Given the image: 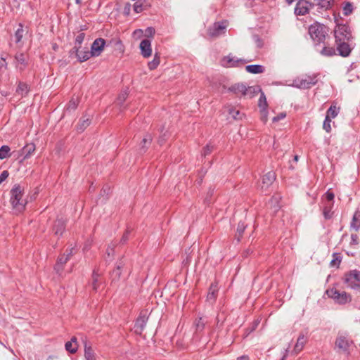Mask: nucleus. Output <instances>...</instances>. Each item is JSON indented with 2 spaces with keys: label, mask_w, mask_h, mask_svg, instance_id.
Segmentation results:
<instances>
[{
  "label": "nucleus",
  "mask_w": 360,
  "mask_h": 360,
  "mask_svg": "<svg viewBox=\"0 0 360 360\" xmlns=\"http://www.w3.org/2000/svg\"><path fill=\"white\" fill-rule=\"evenodd\" d=\"M309 34L314 43L315 48H320L321 43L329 38L328 28L323 24L315 22L309 27Z\"/></svg>",
  "instance_id": "f257e3e1"
},
{
  "label": "nucleus",
  "mask_w": 360,
  "mask_h": 360,
  "mask_svg": "<svg viewBox=\"0 0 360 360\" xmlns=\"http://www.w3.org/2000/svg\"><path fill=\"white\" fill-rule=\"evenodd\" d=\"M24 188L19 184H16L11 191V202L15 210L22 212L25 210L27 204L26 200L22 198Z\"/></svg>",
  "instance_id": "f03ea898"
},
{
  "label": "nucleus",
  "mask_w": 360,
  "mask_h": 360,
  "mask_svg": "<svg viewBox=\"0 0 360 360\" xmlns=\"http://www.w3.org/2000/svg\"><path fill=\"white\" fill-rule=\"evenodd\" d=\"M335 42L352 41V34L349 27L347 25L338 24L334 30Z\"/></svg>",
  "instance_id": "7ed1b4c3"
},
{
  "label": "nucleus",
  "mask_w": 360,
  "mask_h": 360,
  "mask_svg": "<svg viewBox=\"0 0 360 360\" xmlns=\"http://www.w3.org/2000/svg\"><path fill=\"white\" fill-rule=\"evenodd\" d=\"M344 283L352 289H359L360 271L354 269L347 272L344 276Z\"/></svg>",
  "instance_id": "20e7f679"
},
{
  "label": "nucleus",
  "mask_w": 360,
  "mask_h": 360,
  "mask_svg": "<svg viewBox=\"0 0 360 360\" xmlns=\"http://www.w3.org/2000/svg\"><path fill=\"white\" fill-rule=\"evenodd\" d=\"M352 343L347 337L339 335L335 340V347L338 349L339 352L349 355Z\"/></svg>",
  "instance_id": "39448f33"
},
{
  "label": "nucleus",
  "mask_w": 360,
  "mask_h": 360,
  "mask_svg": "<svg viewBox=\"0 0 360 360\" xmlns=\"http://www.w3.org/2000/svg\"><path fill=\"white\" fill-rule=\"evenodd\" d=\"M316 75H305L295 80V86L300 89H309L317 83Z\"/></svg>",
  "instance_id": "423d86ee"
},
{
  "label": "nucleus",
  "mask_w": 360,
  "mask_h": 360,
  "mask_svg": "<svg viewBox=\"0 0 360 360\" xmlns=\"http://www.w3.org/2000/svg\"><path fill=\"white\" fill-rule=\"evenodd\" d=\"M315 6V4L307 0H299L297 3L295 13L299 15H304L309 13V10Z\"/></svg>",
  "instance_id": "0eeeda50"
},
{
  "label": "nucleus",
  "mask_w": 360,
  "mask_h": 360,
  "mask_svg": "<svg viewBox=\"0 0 360 360\" xmlns=\"http://www.w3.org/2000/svg\"><path fill=\"white\" fill-rule=\"evenodd\" d=\"M351 42L352 41H340V42H335L337 54L342 57L349 56L352 50Z\"/></svg>",
  "instance_id": "6e6552de"
},
{
  "label": "nucleus",
  "mask_w": 360,
  "mask_h": 360,
  "mask_svg": "<svg viewBox=\"0 0 360 360\" xmlns=\"http://www.w3.org/2000/svg\"><path fill=\"white\" fill-rule=\"evenodd\" d=\"M226 27V25L223 22H215L212 27L208 28L207 35L210 38H216L224 33Z\"/></svg>",
  "instance_id": "1a4fd4ad"
},
{
  "label": "nucleus",
  "mask_w": 360,
  "mask_h": 360,
  "mask_svg": "<svg viewBox=\"0 0 360 360\" xmlns=\"http://www.w3.org/2000/svg\"><path fill=\"white\" fill-rule=\"evenodd\" d=\"M35 145L33 143H27L21 150H18L14 155L17 158H20L22 156V158L20 160V162H22L25 159H27L35 150Z\"/></svg>",
  "instance_id": "9d476101"
},
{
  "label": "nucleus",
  "mask_w": 360,
  "mask_h": 360,
  "mask_svg": "<svg viewBox=\"0 0 360 360\" xmlns=\"http://www.w3.org/2000/svg\"><path fill=\"white\" fill-rule=\"evenodd\" d=\"M316 50L322 56L331 57L337 55L336 48L330 46L326 40L324 43H321L320 48H316Z\"/></svg>",
  "instance_id": "9b49d317"
},
{
  "label": "nucleus",
  "mask_w": 360,
  "mask_h": 360,
  "mask_svg": "<svg viewBox=\"0 0 360 360\" xmlns=\"http://www.w3.org/2000/svg\"><path fill=\"white\" fill-rule=\"evenodd\" d=\"M105 41L102 38H98L94 40L91 47V53L92 56H98L103 50Z\"/></svg>",
  "instance_id": "f8f14e48"
},
{
  "label": "nucleus",
  "mask_w": 360,
  "mask_h": 360,
  "mask_svg": "<svg viewBox=\"0 0 360 360\" xmlns=\"http://www.w3.org/2000/svg\"><path fill=\"white\" fill-rule=\"evenodd\" d=\"M147 320L148 317L146 316V314H142L141 313L140 316L137 318L134 326V330L136 333L139 335L142 333L146 325Z\"/></svg>",
  "instance_id": "ddd939ff"
},
{
  "label": "nucleus",
  "mask_w": 360,
  "mask_h": 360,
  "mask_svg": "<svg viewBox=\"0 0 360 360\" xmlns=\"http://www.w3.org/2000/svg\"><path fill=\"white\" fill-rule=\"evenodd\" d=\"M140 49L141 55L144 58H148L152 54L151 42L148 39H143L140 43Z\"/></svg>",
  "instance_id": "4468645a"
},
{
  "label": "nucleus",
  "mask_w": 360,
  "mask_h": 360,
  "mask_svg": "<svg viewBox=\"0 0 360 360\" xmlns=\"http://www.w3.org/2000/svg\"><path fill=\"white\" fill-rule=\"evenodd\" d=\"M218 290V283L217 282L212 283L209 288V291L207 295V301L211 304L214 303L217 297Z\"/></svg>",
  "instance_id": "2eb2a0df"
},
{
  "label": "nucleus",
  "mask_w": 360,
  "mask_h": 360,
  "mask_svg": "<svg viewBox=\"0 0 360 360\" xmlns=\"http://www.w3.org/2000/svg\"><path fill=\"white\" fill-rule=\"evenodd\" d=\"M276 179V174L274 172L271 171L267 172L265 175L263 176L262 180V189H266L269 188L270 185L273 184V182Z\"/></svg>",
  "instance_id": "dca6fc26"
},
{
  "label": "nucleus",
  "mask_w": 360,
  "mask_h": 360,
  "mask_svg": "<svg viewBox=\"0 0 360 360\" xmlns=\"http://www.w3.org/2000/svg\"><path fill=\"white\" fill-rule=\"evenodd\" d=\"M69 259L70 255H65V254H63L58 257L54 268L57 274H60L63 271L64 265Z\"/></svg>",
  "instance_id": "f3484780"
},
{
  "label": "nucleus",
  "mask_w": 360,
  "mask_h": 360,
  "mask_svg": "<svg viewBox=\"0 0 360 360\" xmlns=\"http://www.w3.org/2000/svg\"><path fill=\"white\" fill-rule=\"evenodd\" d=\"M65 221L63 219H58L53 226V232L56 236H61L65 230Z\"/></svg>",
  "instance_id": "a211bd4d"
},
{
  "label": "nucleus",
  "mask_w": 360,
  "mask_h": 360,
  "mask_svg": "<svg viewBox=\"0 0 360 360\" xmlns=\"http://www.w3.org/2000/svg\"><path fill=\"white\" fill-rule=\"evenodd\" d=\"M30 91L28 85L24 82H19L18 87L15 91V94L20 96V98L25 96Z\"/></svg>",
  "instance_id": "6ab92c4d"
},
{
  "label": "nucleus",
  "mask_w": 360,
  "mask_h": 360,
  "mask_svg": "<svg viewBox=\"0 0 360 360\" xmlns=\"http://www.w3.org/2000/svg\"><path fill=\"white\" fill-rule=\"evenodd\" d=\"M16 68L20 70H24L27 65L26 56L23 53H18L15 55Z\"/></svg>",
  "instance_id": "aec40b11"
},
{
  "label": "nucleus",
  "mask_w": 360,
  "mask_h": 360,
  "mask_svg": "<svg viewBox=\"0 0 360 360\" xmlns=\"http://www.w3.org/2000/svg\"><path fill=\"white\" fill-rule=\"evenodd\" d=\"M307 342V338L304 334H300L297 338V342L294 347V352L295 353H299L302 350L304 346Z\"/></svg>",
  "instance_id": "412c9836"
},
{
  "label": "nucleus",
  "mask_w": 360,
  "mask_h": 360,
  "mask_svg": "<svg viewBox=\"0 0 360 360\" xmlns=\"http://www.w3.org/2000/svg\"><path fill=\"white\" fill-rule=\"evenodd\" d=\"M239 63H243L245 61L242 59H235L233 56H227L222 60V64L224 66H236Z\"/></svg>",
  "instance_id": "4be33fe9"
},
{
  "label": "nucleus",
  "mask_w": 360,
  "mask_h": 360,
  "mask_svg": "<svg viewBox=\"0 0 360 360\" xmlns=\"http://www.w3.org/2000/svg\"><path fill=\"white\" fill-rule=\"evenodd\" d=\"M84 356L86 360H96V354L91 345L86 342L84 345Z\"/></svg>",
  "instance_id": "5701e85b"
},
{
  "label": "nucleus",
  "mask_w": 360,
  "mask_h": 360,
  "mask_svg": "<svg viewBox=\"0 0 360 360\" xmlns=\"http://www.w3.org/2000/svg\"><path fill=\"white\" fill-rule=\"evenodd\" d=\"M247 72L252 74L263 73L264 72V68L260 65H249L245 67Z\"/></svg>",
  "instance_id": "b1692460"
},
{
  "label": "nucleus",
  "mask_w": 360,
  "mask_h": 360,
  "mask_svg": "<svg viewBox=\"0 0 360 360\" xmlns=\"http://www.w3.org/2000/svg\"><path fill=\"white\" fill-rule=\"evenodd\" d=\"M245 86L243 84H236L229 88V91L233 92L236 95L241 94L245 96Z\"/></svg>",
  "instance_id": "393cba45"
},
{
  "label": "nucleus",
  "mask_w": 360,
  "mask_h": 360,
  "mask_svg": "<svg viewBox=\"0 0 360 360\" xmlns=\"http://www.w3.org/2000/svg\"><path fill=\"white\" fill-rule=\"evenodd\" d=\"M351 229L357 231L360 228V213L356 212L353 216L352 220L350 224Z\"/></svg>",
  "instance_id": "a878e982"
},
{
  "label": "nucleus",
  "mask_w": 360,
  "mask_h": 360,
  "mask_svg": "<svg viewBox=\"0 0 360 360\" xmlns=\"http://www.w3.org/2000/svg\"><path fill=\"white\" fill-rule=\"evenodd\" d=\"M315 1V6H318L319 8L328 10L330 8L332 5L333 0H314Z\"/></svg>",
  "instance_id": "bb28decb"
},
{
  "label": "nucleus",
  "mask_w": 360,
  "mask_h": 360,
  "mask_svg": "<svg viewBox=\"0 0 360 360\" xmlns=\"http://www.w3.org/2000/svg\"><path fill=\"white\" fill-rule=\"evenodd\" d=\"M326 294L329 297L333 299L336 303H338L339 297L341 295V292L335 288H330L327 290Z\"/></svg>",
  "instance_id": "cd10ccee"
},
{
  "label": "nucleus",
  "mask_w": 360,
  "mask_h": 360,
  "mask_svg": "<svg viewBox=\"0 0 360 360\" xmlns=\"http://www.w3.org/2000/svg\"><path fill=\"white\" fill-rule=\"evenodd\" d=\"M91 123V120L89 117L85 116L82 117L78 124L77 130L82 131L86 129Z\"/></svg>",
  "instance_id": "c85d7f7f"
},
{
  "label": "nucleus",
  "mask_w": 360,
  "mask_h": 360,
  "mask_svg": "<svg viewBox=\"0 0 360 360\" xmlns=\"http://www.w3.org/2000/svg\"><path fill=\"white\" fill-rule=\"evenodd\" d=\"M91 56V53L89 51H79V53H77V58L79 62H84L87 60Z\"/></svg>",
  "instance_id": "c756f323"
},
{
  "label": "nucleus",
  "mask_w": 360,
  "mask_h": 360,
  "mask_svg": "<svg viewBox=\"0 0 360 360\" xmlns=\"http://www.w3.org/2000/svg\"><path fill=\"white\" fill-rule=\"evenodd\" d=\"M152 137L150 135H146L140 143V150L143 152H146L148 146L151 143Z\"/></svg>",
  "instance_id": "7c9ffc66"
},
{
  "label": "nucleus",
  "mask_w": 360,
  "mask_h": 360,
  "mask_svg": "<svg viewBox=\"0 0 360 360\" xmlns=\"http://www.w3.org/2000/svg\"><path fill=\"white\" fill-rule=\"evenodd\" d=\"M352 301V296L350 294L346 292H342L341 295L339 297V300L338 301V304H345Z\"/></svg>",
  "instance_id": "2f4dec72"
},
{
  "label": "nucleus",
  "mask_w": 360,
  "mask_h": 360,
  "mask_svg": "<svg viewBox=\"0 0 360 360\" xmlns=\"http://www.w3.org/2000/svg\"><path fill=\"white\" fill-rule=\"evenodd\" d=\"M339 110V108L336 107L335 105H332L327 110L326 116H328L329 118H334L338 115Z\"/></svg>",
  "instance_id": "473e14b6"
},
{
  "label": "nucleus",
  "mask_w": 360,
  "mask_h": 360,
  "mask_svg": "<svg viewBox=\"0 0 360 360\" xmlns=\"http://www.w3.org/2000/svg\"><path fill=\"white\" fill-rule=\"evenodd\" d=\"M342 261V257L340 253H334L333 255V259L330 262V266L332 267H338L340 262Z\"/></svg>",
  "instance_id": "72a5a7b5"
},
{
  "label": "nucleus",
  "mask_w": 360,
  "mask_h": 360,
  "mask_svg": "<svg viewBox=\"0 0 360 360\" xmlns=\"http://www.w3.org/2000/svg\"><path fill=\"white\" fill-rule=\"evenodd\" d=\"M160 62V57L158 54L156 53L154 56L153 60L148 63V68L150 70H155L159 65Z\"/></svg>",
  "instance_id": "f704fd0d"
},
{
  "label": "nucleus",
  "mask_w": 360,
  "mask_h": 360,
  "mask_svg": "<svg viewBox=\"0 0 360 360\" xmlns=\"http://www.w3.org/2000/svg\"><path fill=\"white\" fill-rule=\"evenodd\" d=\"M258 91H261V89H259L258 87H255V86L246 87L245 86V96H248L250 97H252L257 94V92Z\"/></svg>",
  "instance_id": "c9c22d12"
},
{
  "label": "nucleus",
  "mask_w": 360,
  "mask_h": 360,
  "mask_svg": "<svg viewBox=\"0 0 360 360\" xmlns=\"http://www.w3.org/2000/svg\"><path fill=\"white\" fill-rule=\"evenodd\" d=\"M332 205L330 204H326L323 211V216L326 219H330L332 218L333 212H331Z\"/></svg>",
  "instance_id": "e433bc0d"
},
{
  "label": "nucleus",
  "mask_w": 360,
  "mask_h": 360,
  "mask_svg": "<svg viewBox=\"0 0 360 360\" xmlns=\"http://www.w3.org/2000/svg\"><path fill=\"white\" fill-rule=\"evenodd\" d=\"M258 106L260 109L266 108L268 106L266 98L262 91H261V95L258 101Z\"/></svg>",
  "instance_id": "4c0bfd02"
},
{
  "label": "nucleus",
  "mask_w": 360,
  "mask_h": 360,
  "mask_svg": "<svg viewBox=\"0 0 360 360\" xmlns=\"http://www.w3.org/2000/svg\"><path fill=\"white\" fill-rule=\"evenodd\" d=\"M10 148L8 146H3L0 148V159L3 160L10 156Z\"/></svg>",
  "instance_id": "58836bf2"
},
{
  "label": "nucleus",
  "mask_w": 360,
  "mask_h": 360,
  "mask_svg": "<svg viewBox=\"0 0 360 360\" xmlns=\"http://www.w3.org/2000/svg\"><path fill=\"white\" fill-rule=\"evenodd\" d=\"M23 32H24V30L22 29V25L21 24L19 25V27L18 28V30L15 31V41L16 43H19L22 37H23Z\"/></svg>",
  "instance_id": "ea45409f"
},
{
  "label": "nucleus",
  "mask_w": 360,
  "mask_h": 360,
  "mask_svg": "<svg viewBox=\"0 0 360 360\" xmlns=\"http://www.w3.org/2000/svg\"><path fill=\"white\" fill-rule=\"evenodd\" d=\"M245 227L246 226L243 222L238 223L236 231V237L238 240H240V238L242 237L243 233L244 232Z\"/></svg>",
  "instance_id": "a19ab883"
},
{
  "label": "nucleus",
  "mask_w": 360,
  "mask_h": 360,
  "mask_svg": "<svg viewBox=\"0 0 360 360\" xmlns=\"http://www.w3.org/2000/svg\"><path fill=\"white\" fill-rule=\"evenodd\" d=\"M128 96V93L127 91H122L117 98V104L120 106L124 103V102L127 100Z\"/></svg>",
  "instance_id": "79ce46f5"
},
{
  "label": "nucleus",
  "mask_w": 360,
  "mask_h": 360,
  "mask_svg": "<svg viewBox=\"0 0 360 360\" xmlns=\"http://www.w3.org/2000/svg\"><path fill=\"white\" fill-rule=\"evenodd\" d=\"M229 113L235 120L241 119L240 113L239 110H238L230 108L229 109Z\"/></svg>",
  "instance_id": "37998d69"
},
{
  "label": "nucleus",
  "mask_w": 360,
  "mask_h": 360,
  "mask_svg": "<svg viewBox=\"0 0 360 360\" xmlns=\"http://www.w3.org/2000/svg\"><path fill=\"white\" fill-rule=\"evenodd\" d=\"M65 349L67 351L70 352L72 354H74L77 350V345H73L72 342H68L65 343Z\"/></svg>",
  "instance_id": "c03bdc74"
},
{
  "label": "nucleus",
  "mask_w": 360,
  "mask_h": 360,
  "mask_svg": "<svg viewBox=\"0 0 360 360\" xmlns=\"http://www.w3.org/2000/svg\"><path fill=\"white\" fill-rule=\"evenodd\" d=\"M98 277L99 275L94 271L92 274V288L94 290H96L98 288Z\"/></svg>",
  "instance_id": "a18cd8bd"
},
{
  "label": "nucleus",
  "mask_w": 360,
  "mask_h": 360,
  "mask_svg": "<svg viewBox=\"0 0 360 360\" xmlns=\"http://www.w3.org/2000/svg\"><path fill=\"white\" fill-rule=\"evenodd\" d=\"M331 118H329L328 116H326L325 120L323 122V128L327 131L330 132L331 130Z\"/></svg>",
  "instance_id": "49530a36"
},
{
  "label": "nucleus",
  "mask_w": 360,
  "mask_h": 360,
  "mask_svg": "<svg viewBox=\"0 0 360 360\" xmlns=\"http://www.w3.org/2000/svg\"><path fill=\"white\" fill-rule=\"evenodd\" d=\"M352 10H353V6H352V4L347 3L346 5L343 8V14L345 15H349V14L352 13Z\"/></svg>",
  "instance_id": "de8ad7c7"
},
{
  "label": "nucleus",
  "mask_w": 360,
  "mask_h": 360,
  "mask_svg": "<svg viewBox=\"0 0 360 360\" xmlns=\"http://www.w3.org/2000/svg\"><path fill=\"white\" fill-rule=\"evenodd\" d=\"M115 247V244L112 243L109 245L106 249V255L108 257H112L114 255V248Z\"/></svg>",
  "instance_id": "09e8293b"
},
{
  "label": "nucleus",
  "mask_w": 360,
  "mask_h": 360,
  "mask_svg": "<svg viewBox=\"0 0 360 360\" xmlns=\"http://www.w3.org/2000/svg\"><path fill=\"white\" fill-rule=\"evenodd\" d=\"M123 264L122 262H120L117 264V269H115L112 272V276L115 277L114 278H119L121 274L120 269L122 267Z\"/></svg>",
  "instance_id": "8fccbe9b"
},
{
  "label": "nucleus",
  "mask_w": 360,
  "mask_h": 360,
  "mask_svg": "<svg viewBox=\"0 0 360 360\" xmlns=\"http://www.w3.org/2000/svg\"><path fill=\"white\" fill-rule=\"evenodd\" d=\"M214 149V146L210 145V144H207L205 148H203L202 149V155L203 156H206L207 155H209Z\"/></svg>",
  "instance_id": "3c124183"
},
{
  "label": "nucleus",
  "mask_w": 360,
  "mask_h": 360,
  "mask_svg": "<svg viewBox=\"0 0 360 360\" xmlns=\"http://www.w3.org/2000/svg\"><path fill=\"white\" fill-rule=\"evenodd\" d=\"M325 197L328 201V203L327 204H330L331 205H333V199H334V194L332 193V192H330L329 191H327L325 194Z\"/></svg>",
  "instance_id": "603ef678"
},
{
  "label": "nucleus",
  "mask_w": 360,
  "mask_h": 360,
  "mask_svg": "<svg viewBox=\"0 0 360 360\" xmlns=\"http://www.w3.org/2000/svg\"><path fill=\"white\" fill-rule=\"evenodd\" d=\"M85 37L84 33H79L75 39V44L81 46L82 41Z\"/></svg>",
  "instance_id": "864d4df0"
},
{
  "label": "nucleus",
  "mask_w": 360,
  "mask_h": 360,
  "mask_svg": "<svg viewBox=\"0 0 360 360\" xmlns=\"http://www.w3.org/2000/svg\"><path fill=\"white\" fill-rule=\"evenodd\" d=\"M205 323L202 318H200L195 322V327L197 330H202L204 328Z\"/></svg>",
  "instance_id": "5fc2aeb1"
},
{
  "label": "nucleus",
  "mask_w": 360,
  "mask_h": 360,
  "mask_svg": "<svg viewBox=\"0 0 360 360\" xmlns=\"http://www.w3.org/2000/svg\"><path fill=\"white\" fill-rule=\"evenodd\" d=\"M155 34V29L152 27H147L145 30V36L147 37H152Z\"/></svg>",
  "instance_id": "6e6d98bb"
},
{
  "label": "nucleus",
  "mask_w": 360,
  "mask_h": 360,
  "mask_svg": "<svg viewBox=\"0 0 360 360\" xmlns=\"http://www.w3.org/2000/svg\"><path fill=\"white\" fill-rule=\"evenodd\" d=\"M134 10L137 13H141L143 10V4L136 2L134 5Z\"/></svg>",
  "instance_id": "4d7b16f0"
},
{
  "label": "nucleus",
  "mask_w": 360,
  "mask_h": 360,
  "mask_svg": "<svg viewBox=\"0 0 360 360\" xmlns=\"http://www.w3.org/2000/svg\"><path fill=\"white\" fill-rule=\"evenodd\" d=\"M77 101L72 99L67 106V110H75L77 108Z\"/></svg>",
  "instance_id": "13d9d810"
},
{
  "label": "nucleus",
  "mask_w": 360,
  "mask_h": 360,
  "mask_svg": "<svg viewBox=\"0 0 360 360\" xmlns=\"http://www.w3.org/2000/svg\"><path fill=\"white\" fill-rule=\"evenodd\" d=\"M260 111H261V120H262V122H264L265 123L267 121V115H268L266 108L260 109Z\"/></svg>",
  "instance_id": "bf43d9fd"
},
{
  "label": "nucleus",
  "mask_w": 360,
  "mask_h": 360,
  "mask_svg": "<svg viewBox=\"0 0 360 360\" xmlns=\"http://www.w3.org/2000/svg\"><path fill=\"white\" fill-rule=\"evenodd\" d=\"M350 244L352 245H356L359 244V237L356 234H352Z\"/></svg>",
  "instance_id": "052dcab7"
},
{
  "label": "nucleus",
  "mask_w": 360,
  "mask_h": 360,
  "mask_svg": "<svg viewBox=\"0 0 360 360\" xmlns=\"http://www.w3.org/2000/svg\"><path fill=\"white\" fill-rule=\"evenodd\" d=\"M80 49L81 46L75 44V46L70 51V56H72V55H75V56L77 57V53H79Z\"/></svg>",
  "instance_id": "680f3d73"
},
{
  "label": "nucleus",
  "mask_w": 360,
  "mask_h": 360,
  "mask_svg": "<svg viewBox=\"0 0 360 360\" xmlns=\"http://www.w3.org/2000/svg\"><path fill=\"white\" fill-rule=\"evenodd\" d=\"M286 116V114L285 112H281L280 114H278L277 116H275L273 119H272V121L274 122H278L280 120H282L283 118H285Z\"/></svg>",
  "instance_id": "e2e57ef3"
},
{
  "label": "nucleus",
  "mask_w": 360,
  "mask_h": 360,
  "mask_svg": "<svg viewBox=\"0 0 360 360\" xmlns=\"http://www.w3.org/2000/svg\"><path fill=\"white\" fill-rule=\"evenodd\" d=\"M8 176V171H4L0 175V183L4 181Z\"/></svg>",
  "instance_id": "0e129e2a"
},
{
  "label": "nucleus",
  "mask_w": 360,
  "mask_h": 360,
  "mask_svg": "<svg viewBox=\"0 0 360 360\" xmlns=\"http://www.w3.org/2000/svg\"><path fill=\"white\" fill-rule=\"evenodd\" d=\"M128 238H129V231H127L122 236V237L120 240V243H124L128 240Z\"/></svg>",
  "instance_id": "69168bd1"
},
{
  "label": "nucleus",
  "mask_w": 360,
  "mask_h": 360,
  "mask_svg": "<svg viewBox=\"0 0 360 360\" xmlns=\"http://www.w3.org/2000/svg\"><path fill=\"white\" fill-rule=\"evenodd\" d=\"M142 34H143L142 30H136L134 32V35H135V36H141Z\"/></svg>",
  "instance_id": "338daca9"
},
{
  "label": "nucleus",
  "mask_w": 360,
  "mask_h": 360,
  "mask_svg": "<svg viewBox=\"0 0 360 360\" xmlns=\"http://www.w3.org/2000/svg\"><path fill=\"white\" fill-rule=\"evenodd\" d=\"M111 41H112L115 45H121L122 44L121 40L119 39H112Z\"/></svg>",
  "instance_id": "774afa93"
}]
</instances>
